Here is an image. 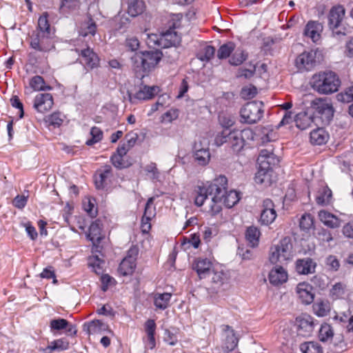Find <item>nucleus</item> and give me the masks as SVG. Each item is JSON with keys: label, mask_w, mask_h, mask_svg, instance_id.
I'll list each match as a JSON object with an SVG mask.
<instances>
[{"label": "nucleus", "mask_w": 353, "mask_h": 353, "mask_svg": "<svg viewBox=\"0 0 353 353\" xmlns=\"http://www.w3.org/2000/svg\"><path fill=\"white\" fill-rule=\"evenodd\" d=\"M228 179L220 175L211 182L202 183L194 190V204L198 207L203 205L208 196H211V201L208 212L216 216L222 210V204L231 208L240 200L239 194L236 190L227 191Z\"/></svg>", "instance_id": "nucleus-1"}, {"label": "nucleus", "mask_w": 353, "mask_h": 353, "mask_svg": "<svg viewBox=\"0 0 353 353\" xmlns=\"http://www.w3.org/2000/svg\"><path fill=\"white\" fill-rule=\"evenodd\" d=\"M163 57L160 50L140 51L130 58L132 67L137 74L144 77L145 73L154 70Z\"/></svg>", "instance_id": "nucleus-2"}, {"label": "nucleus", "mask_w": 353, "mask_h": 353, "mask_svg": "<svg viewBox=\"0 0 353 353\" xmlns=\"http://www.w3.org/2000/svg\"><path fill=\"white\" fill-rule=\"evenodd\" d=\"M254 134L250 128L242 130H223L216 136L214 141L218 146L228 143L234 152H239L243 148L246 139H254Z\"/></svg>", "instance_id": "nucleus-3"}, {"label": "nucleus", "mask_w": 353, "mask_h": 353, "mask_svg": "<svg viewBox=\"0 0 353 353\" xmlns=\"http://www.w3.org/2000/svg\"><path fill=\"white\" fill-rule=\"evenodd\" d=\"M341 83L339 76L330 70L313 75L311 82L312 88L321 94H330L337 92Z\"/></svg>", "instance_id": "nucleus-4"}, {"label": "nucleus", "mask_w": 353, "mask_h": 353, "mask_svg": "<svg viewBox=\"0 0 353 353\" xmlns=\"http://www.w3.org/2000/svg\"><path fill=\"white\" fill-rule=\"evenodd\" d=\"M263 112L262 101L248 102L240 110L241 121L248 124L256 123L261 119Z\"/></svg>", "instance_id": "nucleus-5"}, {"label": "nucleus", "mask_w": 353, "mask_h": 353, "mask_svg": "<svg viewBox=\"0 0 353 353\" xmlns=\"http://www.w3.org/2000/svg\"><path fill=\"white\" fill-rule=\"evenodd\" d=\"M292 243L289 237L281 239L270 249V261L272 263L288 261L292 256Z\"/></svg>", "instance_id": "nucleus-6"}, {"label": "nucleus", "mask_w": 353, "mask_h": 353, "mask_svg": "<svg viewBox=\"0 0 353 353\" xmlns=\"http://www.w3.org/2000/svg\"><path fill=\"white\" fill-rule=\"evenodd\" d=\"M30 47L41 52H48L54 48L51 34L34 32L30 38Z\"/></svg>", "instance_id": "nucleus-7"}, {"label": "nucleus", "mask_w": 353, "mask_h": 353, "mask_svg": "<svg viewBox=\"0 0 353 353\" xmlns=\"http://www.w3.org/2000/svg\"><path fill=\"white\" fill-rule=\"evenodd\" d=\"M311 108L314 110V115L319 117L323 122L329 123L334 116L332 105L321 99H316L312 102Z\"/></svg>", "instance_id": "nucleus-8"}, {"label": "nucleus", "mask_w": 353, "mask_h": 353, "mask_svg": "<svg viewBox=\"0 0 353 353\" xmlns=\"http://www.w3.org/2000/svg\"><path fill=\"white\" fill-rule=\"evenodd\" d=\"M79 55L80 63L87 70H93L99 66L100 59L97 54L90 47L81 50Z\"/></svg>", "instance_id": "nucleus-9"}, {"label": "nucleus", "mask_w": 353, "mask_h": 353, "mask_svg": "<svg viewBox=\"0 0 353 353\" xmlns=\"http://www.w3.org/2000/svg\"><path fill=\"white\" fill-rule=\"evenodd\" d=\"M317 63L316 52L305 51L300 54L295 60V65L299 70H311Z\"/></svg>", "instance_id": "nucleus-10"}, {"label": "nucleus", "mask_w": 353, "mask_h": 353, "mask_svg": "<svg viewBox=\"0 0 353 353\" xmlns=\"http://www.w3.org/2000/svg\"><path fill=\"white\" fill-rule=\"evenodd\" d=\"M159 91L158 86L143 85L134 94L128 93L129 101L132 103H136L137 101L150 100L157 94Z\"/></svg>", "instance_id": "nucleus-11"}, {"label": "nucleus", "mask_w": 353, "mask_h": 353, "mask_svg": "<svg viewBox=\"0 0 353 353\" xmlns=\"http://www.w3.org/2000/svg\"><path fill=\"white\" fill-rule=\"evenodd\" d=\"M192 270H194L199 279H203L211 275L213 271L212 262L207 258H197L192 265Z\"/></svg>", "instance_id": "nucleus-12"}, {"label": "nucleus", "mask_w": 353, "mask_h": 353, "mask_svg": "<svg viewBox=\"0 0 353 353\" xmlns=\"http://www.w3.org/2000/svg\"><path fill=\"white\" fill-rule=\"evenodd\" d=\"M260 168L272 169L279 163V159L273 152L272 148L263 149L257 159Z\"/></svg>", "instance_id": "nucleus-13"}, {"label": "nucleus", "mask_w": 353, "mask_h": 353, "mask_svg": "<svg viewBox=\"0 0 353 353\" xmlns=\"http://www.w3.org/2000/svg\"><path fill=\"white\" fill-rule=\"evenodd\" d=\"M296 323L298 327L297 332L299 335L304 337L309 336L314 328V319L312 316L303 314L296 319Z\"/></svg>", "instance_id": "nucleus-14"}, {"label": "nucleus", "mask_w": 353, "mask_h": 353, "mask_svg": "<svg viewBox=\"0 0 353 353\" xmlns=\"http://www.w3.org/2000/svg\"><path fill=\"white\" fill-rule=\"evenodd\" d=\"M54 104L52 95L50 93H40L34 99V108L40 113H45L52 109Z\"/></svg>", "instance_id": "nucleus-15"}, {"label": "nucleus", "mask_w": 353, "mask_h": 353, "mask_svg": "<svg viewBox=\"0 0 353 353\" xmlns=\"http://www.w3.org/2000/svg\"><path fill=\"white\" fill-rule=\"evenodd\" d=\"M263 209L261 213L260 221L262 224L268 225L272 223L276 217L274 205L272 200L266 199L263 202Z\"/></svg>", "instance_id": "nucleus-16"}, {"label": "nucleus", "mask_w": 353, "mask_h": 353, "mask_svg": "<svg viewBox=\"0 0 353 353\" xmlns=\"http://www.w3.org/2000/svg\"><path fill=\"white\" fill-rule=\"evenodd\" d=\"M83 330L88 335L101 334L105 332L112 333L108 325L100 320H93L84 323L83 325Z\"/></svg>", "instance_id": "nucleus-17"}, {"label": "nucleus", "mask_w": 353, "mask_h": 353, "mask_svg": "<svg viewBox=\"0 0 353 353\" xmlns=\"http://www.w3.org/2000/svg\"><path fill=\"white\" fill-rule=\"evenodd\" d=\"M102 224L100 220L97 219L93 221L88 229L87 233V239L92 241V244L95 247H98L101 240L103 239V236L101 234Z\"/></svg>", "instance_id": "nucleus-18"}, {"label": "nucleus", "mask_w": 353, "mask_h": 353, "mask_svg": "<svg viewBox=\"0 0 353 353\" xmlns=\"http://www.w3.org/2000/svg\"><path fill=\"white\" fill-rule=\"evenodd\" d=\"M312 289V286L307 283L303 282L297 285L296 292L303 304L309 305L313 302L314 294Z\"/></svg>", "instance_id": "nucleus-19"}, {"label": "nucleus", "mask_w": 353, "mask_h": 353, "mask_svg": "<svg viewBox=\"0 0 353 353\" xmlns=\"http://www.w3.org/2000/svg\"><path fill=\"white\" fill-rule=\"evenodd\" d=\"M181 42V37L175 30H167L160 34V48L176 46Z\"/></svg>", "instance_id": "nucleus-20"}, {"label": "nucleus", "mask_w": 353, "mask_h": 353, "mask_svg": "<svg viewBox=\"0 0 353 353\" xmlns=\"http://www.w3.org/2000/svg\"><path fill=\"white\" fill-rule=\"evenodd\" d=\"M323 30L322 24L316 21H310L307 23L303 34L309 37L314 43H316L321 39V33Z\"/></svg>", "instance_id": "nucleus-21"}, {"label": "nucleus", "mask_w": 353, "mask_h": 353, "mask_svg": "<svg viewBox=\"0 0 353 353\" xmlns=\"http://www.w3.org/2000/svg\"><path fill=\"white\" fill-rule=\"evenodd\" d=\"M345 16V9L342 6H334L328 14V26L332 28H341Z\"/></svg>", "instance_id": "nucleus-22"}, {"label": "nucleus", "mask_w": 353, "mask_h": 353, "mask_svg": "<svg viewBox=\"0 0 353 353\" xmlns=\"http://www.w3.org/2000/svg\"><path fill=\"white\" fill-rule=\"evenodd\" d=\"M288 278L287 271L282 266L278 265L272 268L268 275L270 283L276 286L285 283Z\"/></svg>", "instance_id": "nucleus-23"}, {"label": "nucleus", "mask_w": 353, "mask_h": 353, "mask_svg": "<svg viewBox=\"0 0 353 353\" xmlns=\"http://www.w3.org/2000/svg\"><path fill=\"white\" fill-rule=\"evenodd\" d=\"M223 330L225 336L223 349L226 352H232L237 346L238 339L234 334V330L230 326L224 325Z\"/></svg>", "instance_id": "nucleus-24"}, {"label": "nucleus", "mask_w": 353, "mask_h": 353, "mask_svg": "<svg viewBox=\"0 0 353 353\" xmlns=\"http://www.w3.org/2000/svg\"><path fill=\"white\" fill-rule=\"evenodd\" d=\"M316 263L311 258L297 259L296 261V271L299 274L307 275L315 272Z\"/></svg>", "instance_id": "nucleus-25"}, {"label": "nucleus", "mask_w": 353, "mask_h": 353, "mask_svg": "<svg viewBox=\"0 0 353 353\" xmlns=\"http://www.w3.org/2000/svg\"><path fill=\"white\" fill-rule=\"evenodd\" d=\"M99 175L95 179V185L97 189H103L112 177V169L110 165H105L99 171Z\"/></svg>", "instance_id": "nucleus-26"}, {"label": "nucleus", "mask_w": 353, "mask_h": 353, "mask_svg": "<svg viewBox=\"0 0 353 353\" xmlns=\"http://www.w3.org/2000/svg\"><path fill=\"white\" fill-rule=\"evenodd\" d=\"M194 150L193 158L194 163L201 166L207 165L211 157L209 149L208 148H200V145L195 143Z\"/></svg>", "instance_id": "nucleus-27"}, {"label": "nucleus", "mask_w": 353, "mask_h": 353, "mask_svg": "<svg viewBox=\"0 0 353 353\" xmlns=\"http://www.w3.org/2000/svg\"><path fill=\"white\" fill-rule=\"evenodd\" d=\"M144 329L147 336L145 346L148 348L152 350L156 345L154 335L156 332L157 325L154 320H147L144 323Z\"/></svg>", "instance_id": "nucleus-28"}, {"label": "nucleus", "mask_w": 353, "mask_h": 353, "mask_svg": "<svg viewBox=\"0 0 353 353\" xmlns=\"http://www.w3.org/2000/svg\"><path fill=\"white\" fill-rule=\"evenodd\" d=\"M314 119V114L309 112H301L295 116L294 122L299 129L304 130L312 126Z\"/></svg>", "instance_id": "nucleus-29"}, {"label": "nucleus", "mask_w": 353, "mask_h": 353, "mask_svg": "<svg viewBox=\"0 0 353 353\" xmlns=\"http://www.w3.org/2000/svg\"><path fill=\"white\" fill-rule=\"evenodd\" d=\"M319 220L327 227L330 228H337L341 225V220L333 214L322 210L319 212Z\"/></svg>", "instance_id": "nucleus-30"}, {"label": "nucleus", "mask_w": 353, "mask_h": 353, "mask_svg": "<svg viewBox=\"0 0 353 353\" xmlns=\"http://www.w3.org/2000/svg\"><path fill=\"white\" fill-rule=\"evenodd\" d=\"M127 13L132 17L142 14L146 8L143 0H127Z\"/></svg>", "instance_id": "nucleus-31"}, {"label": "nucleus", "mask_w": 353, "mask_h": 353, "mask_svg": "<svg viewBox=\"0 0 353 353\" xmlns=\"http://www.w3.org/2000/svg\"><path fill=\"white\" fill-rule=\"evenodd\" d=\"M97 26L92 18L91 15H88L87 18L81 23L79 33L82 37H88L89 35L94 36L97 32Z\"/></svg>", "instance_id": "nucleus-32"}, {"label": "nucleus", "mask_w": 353, "mask_h": 353, "mask_svg": "<svg viewBox=\"0 0 353 353\" xmlns=\"http://www.w3.org/2000/svg\"><path fill=\"white\" fill-rule=\"evenodd\" d=\"M310 139L312 144L321 145L327 142L329 134L324 128H318L310 132Z\"/></svg>", "instance_id": "nucleus-33"}, {"label": "nucleus", "mask_w": 353, "mask_h": 353, "mask_svg": "<svg viewBox=\"0 0 353 353\" xmlns=\"http://www.w3.org/2000/svg\"><path fill=\"white\" fill-rule=\"evenodd\" d=\"M273 170L272 169H265L263 168H259V170L255 174L254 181L257 184L263 185L264 186H269L272 184V174Z\"/></svg>", "instance_id": "nucleus-34"}, {"label": "nucleus", "mask_w": 353, "mask_h": 353, "mask_svg": "<svg viewBox=\"0 0 353 353\" xmlns=\"http://www.w3.org/2000/svg\"><path fill=\"white\" fill-rule=\"evenodd\" d=\"M332 199V192L327 186H323L317 192L316 202L320 205H327L331 203Z\"/></svg>", "instance_id": "nucleus-35"}, {"label": "nucleus", "mask_w": 353, "mask_h": 353, "mask_svg": "<svg viewBox=\"0 0 353 353\" xmlns=\"http://www.w3.org/2000/svg\"><path fill=\"white\" fill-rule=\"evenodd\" d=\"M248 58V53L242 48H237L232 53L228 63L233 66H239L243 63Z\"/></svg>", "instance_id": "nucleus-36"}, {"label": "nucleus", "mask_w": 353, "mask_h": 353, "mask_svg": "<svg viewBox=\"0 0 353 353\" xmlns=\"http://www.w3.org/2000/svg\"><path fill=\"white\" fill-rule=\"evenodd\" d=\"M260 236V230L255 226H250L245 231V239L252 248L258 246Z\"/></svg>", "instance_id": "nucleus-37"}, {"label": "nucleus", "mask_w": 353, "mask_h": 353, "mask_svg": "<svg viewBox=\"0 0 353 353\" xmlns=\"http://www.w3.org/2000/svg\"><path fill=\"white\" fill-rule=\"evenodd\" d=\"M236 45L232 41H228L221 45L217 50L216 56L219 59L223 60L230 59L232 53L234 51Z\"/></svg>", "instance_id": "nucleus-38"}, {"label": "nucleus", "mask_w": 353, "mask_h": 353, "mask_svg": "<svg viewBox=\"0 0 353 353\" xmlns=\"http://www.w3.org/2000/svg\"><path fill=\"white\" fill-rule=\"evenodd\" d=\"M69 343L62 339L54 340L43 350L44 353H52L53 351H63L68 350Z\"/></svg>", "instance_id": "nucleus-39"}, {"label": "nucleus", "mask_w": 353, "mask_h": 353, "mask_svg": "<svg viewBox=\"0 0 353 353\" xmlns=\"http://www.w3.org/2000/svg\"><path fill=\"white\" fill-rule=\"evenodd\" d=\"M30 87L34 91L51 90L52 88L47 85L44 79L39 75L32 77L29 82Z\"/></svg>", "instance_id": "nucleus-40"}, {"label": "nucleus", "mask_w": 353, "mask_h": 353, "mask_svg": "<svg viewBox=\"0 0 353 353\" xmlns=\"http://www.w3.org/2000/svg\"><path fill=\"white\" fill-rule=\"evenodd\" d=\"M313 310L316 315L320 317L327 316L330 311V303L327 300L317 301L313 305Z\"/></svg>", "instance_id": "nucleus-41"}, {"label": "nucleus", "mask_w": 353, "mask_h": 353, "mask_svg": "<svg viewBox=\"0 0 353 353\" xmlns=\"http://www.w3.org/2000/svg\"><path fill=\"white\" fill-rule=\"evenodd\" d=\"M34 32L44 33L46 34H50V25L48 21V12H43L38 19V24Z\"/></svg>", "instance_id": "nucleus-42"}, {"label": "nucleus", "mask_w": 353, "mask_h": 353, "mask_svg": "<svg viewBox=\"0 0 353 353\" xmlns=\"http://www.w3.org/2000/svg\"><path fill=\"white\" fill-rule=\"evenodd\" d=\"M136 268V261L124 258L119 266V272L123 276L130 275Z\"/></svg>", "instance_id": "nucleus-43"}, {"label": "nucleus", "mask_w": 353, "mask_h": 353, "mask_svg": "<svg viewBox=\"0 0 353 353\" xmlns=\"http://www.w3.org/2000/svg\"><path fill=\"white\" fill-rule=\"evenodd\" d=\"M171 297L170 293L157 294L154 296V304L157 308L165 310L169 305Z\"/></svg>", "instance_id": "nucleus-44"}, {"label": "nucleus", "mask_w": 353, "mask_h": 353, "mask_svg": "<svg viewBox=\"0 0 353 353\" xmlns=\"http://www.w3.org/2000/svg\"><path fill=\"white\" fill-rule=\"evenodd\" d=\"M333 336L334 330L332 326L328 323L322 324L319 332V338L320 341L327 342L332 339Z\"/></svg>", "instance_id": "nucleus-45"}, {"label": "nucleus", "mask_w": 353, "mask_h": 353, "mask_svg": "<svg viewBox=\"0 0 353 353\" xmlns=\"http://www.w3.org/2000/svg\"><path fill=\"white\" fill-rule=\"evenodd\" d=\"M300 349L303 353H323V348L317 342H305L301 345Z\"/></svg>", "instance_id": "nucleus-46"}, {"label": "nucleus", "mask_w": 353, "mask_h": 353, "mask_svg": "<svg viewBox=\"0 0 353 353\" xmlns=\"http://www.w3.org/2000/svg\"><path fill=\"white\" fill-rule=\"evenodd\" d=\"M261 140L263 144L276 139V133L270 125L261 128Z\"/></svg>", "instance_id": "nucleus-47"}, {"label": "nucleus", "mask_w": 353, "mask_h": 353, "mask_svg": "<svg viewBox=\"0 0 353 353\" xmlns=\"http://www.w3.org/2000/svg\"><path fill=\"white\" fill-rule=\"evenodd\" d=\"M219 122L225 128L224 130H228L235 123V119L231 114L221 112L219 114Z\"/></svg>", "instance_id": "nucleus-48"}, {"label": "nucleus", "mask_w": 353, "mask_h": 353, "mask_svg": "<svg viewBox=\"0 0 353 353\" xmlns=\"http://www.w3.org/2000/svg\"><path fill=\"white\" fill-rule=\"evenodd\" d=\"M91 139L86 141L85 144L91 146L101 141L103 137V131L98 127L94 126L90 130Z\"/></svg>", "instance_id": "nucleus-49"}, {"label": "nucleus", "mask_w": 353, "mask_h": 353, "mask_svg": "<svg viewBox=\"0 0 353 353\" xmlns=\"http://www.w3.org/2000/svg\"><path fill=\"white\" fill-rule=\"evenodd\" d=\"M212 283L217 286L222 285L227 280V275L222 270H216L213 268V271L211 272Z\"/></svg>", "instance_id": "nucleus-50"}, {"label": "nucleus", "mask_w": 353, "mask_h": 353, "mask_svg": "<svg viewBox=\"0 0 353 353\" xmlns=\"http://www.w3.org/2000/svg\"><path fill=\"white\" fill-rule=\"evenodd\" d=\"M299 226L302 230L308 232L314 226L312 215L308 213L303 214L299 221Z\"/></svg>", "instance_id": "nucleus-51"}, {"label": "nucleus", "mask_w": 353, "mask_h": 353, "mask_svg": "<svg viewBox=\"0 0 353 353\" xmlns=\"http://www.w3.org/2000/svg\"><path fill=\"white\" fill-rule=\"evenodd\" d=\"M78 6V0H61L59 10L62 13H67L75 10Z\"/></svg>", "instance_id": "nucleus-52"}, {"label": "nucleus", "mask_w": 353, "mask_h": 353, "mask_svg": "<svg viewBox=\"0 0 353 353\" xmlns=\"http://www.w3.org/2000/svg\"><path fill=\"white\" fill-rule=\"evenodd\" d=\"M336 99L343 103L353 101V85L346 88L343 92L337 94Z\"/></svg>", "instance_id": "nucleus-53"}, {"label": "nucleus", "mask_w": 353, "mask_h": 353, "mask_svg": "<svg viewBox=\"0 0 353 353\" xmlns=\"http://www.w3.org/2000/svg\"><path fill=\"white\" fill-rule=\"evenodd\" d=\"M179 117V110L171 108L161 117V122L163 123H170Z\"/></svg>", "instance_id": "nucleus-54"}, {"label": "nucleus", "mask_w": 353, "mask_h": 353, "mask_svg": "<svg viewBox=\"0 0 353 353\" xmlns=\"http://www.w3.org/2000/svg\"><path fill=\"white\" fill-rule=\"evenodd\" d=\"M330 30H332L333 37L339 39L347 35L352 32L351 28L344 25L343 23L341 25V28H330Z\"/></svg>", "instance_id": "nucleus-55"}, {"label": "nucleus", "mask_w": 353, "mask_h": 353, "mask_svg": "<svg viewBox=\"0 0 353 353\" xmlns=\"http://www.w3.org/2000/svg\"><path fill=\"white\" fill-rule=\"evenodd\" d=\"M316 237L322 244L325 242L329 243L333 239L331 232L325 228L319 229L316 232Z\"/></svg>", "instance_id": "nucleus-56"}, {"label": "nucleus", "mask_w": 353, "mask_h": 353, "mask_svg": "<svg viewBox=\"0 0 353 353\" xmlns=\"http://www.w3.org/2000/svg\"><path fill=\"white\" fill-rule=\"evenodd\" d=\"M123 156L114 153L110 157V161L112 165L117 169H123L127 168L128 164L123 159Z\"/></svg>", "instance_id": "nucleus-57"}, {"label": "nucleus", "mask_w": 353, "mask_h": 353, "mask_svg": "<svg viewBox=\"0 0 353 353\" xmlns=\"http://www.w3.org/2000/svg\"><path fill=\"white\" fill-rule=\"evenodd\" d=\"M183 14L181 13L173 14L168 21V30H175L180 28Z\"/></svg>", "instance_id": "nucleus-58"}, {"label": "nucleus", "mask_w": 353, "mask_h": 353, "mask_svg": "<svg viewBox=\"0 0 353 353\" xmlns=\"http://www.w3.org/2000/svg\"><path fill=\"white\" fill-rule=\"evenodd\" d=\"M69 322L64 319H53L50 321V329L51 330H61L63 329L68 328Z\"/></svg>", "instance_id": "nucleus-59"}, {"label": "nucleus", "mask_w": 353, "mask_h": 353, "mask_svg": "<svg viewBox=\"0 0 353 353\" xmlns=\"http://www.w3.org/2000/svg\"><path fill=\"white\" fill-rule=\"evenodd\" d=\"M165 50L163 52V57H167L168 61L172 63L178 59L179 53L177 51L176 46L168 47L164 48Z\"/></svg>", "instance_id": "nucleus-60"}, {"label": "nucleus", "mask_w": 353, "mask_h": 353, "mask_svg": "<svg viewBox=\"0 0 353 353\" xmlns=\"http://www.w3.org/2000/svg\"><path fill=\"white\" fill-rule=\"evenodd\" d=\"M251 68H239L236 74V77H244L245 79H250L254 76L256 72V66L250 65Z\"/></svg>", "instance_id": "nucleus-61"}, {"label": "nucleus", "mask_w": 353, "mask_h": 353, "mask_svg": "<svg viewBox=\"0 0 353 353\" xmlns=\"http://www.w3.org/2000/svg\"><path fill=\"white\" fill-rule=\"evenodd\" d=\"M325 264L330 270L336 272L340 268L339 261L334 255H329L325 259Z\"/></svg>", "instance_id": "nucleus-62"}, {"label": "nucleus", "mask_w": 353, "mask_h": 353, "mask_svg": "<svg viewBox=\"0 0 353 353\" xmlns=\"http://www.w3.org/2000/svg\"><path fill=\"white\" fill-rule=\"evenodd\" d=\"M28 195L25 196V195L18 194L14 198V199L12 201V204L15 208L22 210L26 205L27 202H28Z\"/></svg>", "instance_id": "nucleus-63"}, {"label": "nucleus", "mask_w": 353, "mask_h": 353, "mask_svg": "<svg viewBox=\"0 0 353 353\" xmlns=\"http://www.w3.org/2000/svg\"><path fill=\"white\" fill-rule=\"evenodd\" d=\"M202 54L200 59L202 61H210L214 55L215 48L211 46H206L202 50Z\"/></svg>", "instance_id": "nucleus-64"}]
</instances>
